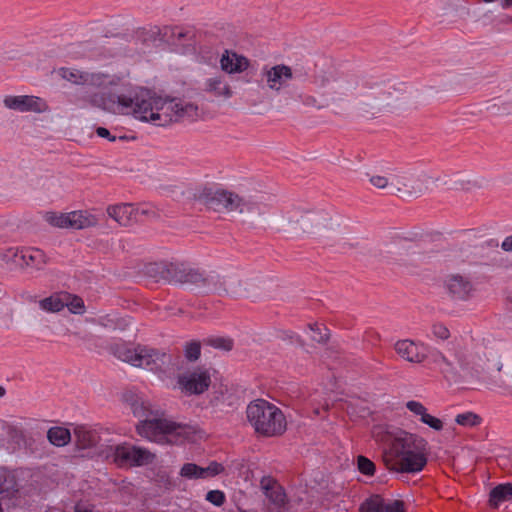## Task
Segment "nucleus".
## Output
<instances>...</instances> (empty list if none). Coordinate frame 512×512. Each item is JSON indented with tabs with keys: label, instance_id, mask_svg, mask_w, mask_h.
I'll use <instances>...</instances> for the list:
<instances>
[{
	"label": "nucleus",
	"instance_id": "nucleus-1",
	"mask_svg": "<svg viewBox=\"0 0 512 512\" xmlns=\"http://www.w3.org/2000/svg\"><path fill=\"white\" fill-rule=\"evenodd\" d=\"M130 409L139 419L135 426L136 433L160 445H180L191 440L196 434V428L182 425L164 417L163 411L153 409L152 405L143 399L132 395L127 399Z\"/></svg>",
	"mask_w": 512,
	"mask_h": 512
},
{
	"label": "nucleus",
	"instance_id": "nucleus-2",
	"mask_svg": "<svg viewBox=\"0 0 512 512\" xmlns=\"http://www.w3.org/2000/svg\"><path fill=\"white\" fill-rule=\"evenodd\" d=\"M148 273L158 280L170 284L193 286L206 294L239 296L236 286L227 287V281L216 272H206L186 262L153 263L147 268Z\"/></svg>",
	"mask_w": 512,
	"mask_h": 512
},
{
	"label": "nucleus",
	"instance_id": "nucleus-3",
	"mask_svg": "<svg viewBox=\"0 0 512 512\" xmlns=\"http://www.w3.org/2000/svg\"><path fill=\"white\" fill-rule=\"evenodd\" d=\"M199 108L193 103L179 99H163L149 91V99L143 108L141 121L151 122L156 126H167L173 122L195 121Z\"/></svg>",
	"mask_w": 512,
	"mask_h": 512
},
{
	"label": "nucleus",
	"instance_id": "nucleus-4",
	"mask_svg": "<svg viewBox=\"0 0 512 512\" xmlns=\"http://www.w3.org/2000/svg\"><path fill=\"white\" fill-rule=\"evenodd\" d=\"M427 441L413 433L400 431L393 439L391 449L397 460L391 467L400 473H417L427 465Z\"/></svg>",
	"mask_w": 512,
	"mask_h": 512
},
{
	"label": "nucleus",
	"instance_id": "nucleus-5",
	"mask_svg": "<svg viewBox=\"0 0 512 512\" xmlns=\"http://www.w3.org/2000/svg\"><path fill=\"white\" fill-rule=\"evenodd\" d=\"M112 349L121 361L156 374H165L172 364L170 354L148 345L138 344L130 347L126 344H117Z\"/></svg>",
	"mask_w": 512,
	"mask_h": 512
},
{
	"label": "nucleus",
	"instance_id": "nucleus-6",
	"mask_svg": "<svg viewBox=\"0 0 512 512\" xmlns=\"http://www.w3.org/2000/svg\"><path fill=\"white\" fill-rule=\"evenodd\" d=\"M246 416L254 431L263 437H278L287 429L282 410L264 399L250 402L246 408Z\"/></svg>",
	"mask_w": 512,
	"mask_h": 512
},
{
	"label": "nucleus",
	"instance_id": "nucleus-7",
	"mask_svg": "<svg viewBox=\"0 0 512 512\" xmlns=\"http://www.w3.org/2000/svg\"><path fill=\"white\" fill-rule=\"evenodd\" d=\"M148 99L149 90L140 89L139 91L130 90L128 94H118L111 91L94 93L89 95L84 101L94 107L113 113L132 112L134 117L140 120Z\"/></svg>",
	"mask_w": 512,
	"mask_h": 512
},
{
	"label": "nucleus",
	"instance_id": "nucleus-8",
	"mask_svg": "<svg viewBox=\"0 0 512 512\" xmlns=\"http://www.w3.org/2000/svg\"><path fill=\"white\" fill-rule=\"evenodd\" d=\"M195 199L214 211L226 210L242 213L248 203L238 194L210 186H205L195 194Z\"/></svg>",
	"mask_w": 512,
	"mask_h": 512
},
{
	"label": "nucleus",
	"instance_id": "nucleus-9",
	"mask_svg": "<svg viewBox=\"0 0 512 512\" xmlns=\"http://www.w3.org/2000/svg\"><path fill=\"white\" fill-rule=\"evenodd\" d=\"M113 458L118 467L131 468L153 463L155 454L146 448L123 443L115 447Z\"/></svg>",
	"mask_w": 512,
	"mask_h": 512
},
{
	"label": "nucleus",
	"instance_id": "nucleus-10",
	"mask_svg": "<svg viewBox=\"0 0 512 512\" xmlns=\"http://www.w3.org/2000/svg\"><path fill=\"white\" fill-rule=\"evenodd\" d=\"M178 384L188 395H200L211 385V375L207 369L197 368L178 377Z\"/></svg>",
	"mask_w": 512,
	"mask_h": 512
},
{
	"label": "nucleus",
	"instance_id": "nucleus-11",
	"mask_svg": "<svg viewBox=\"0 0 512 512\" xmlns=\"http://www.w3.org/2000/svg\"><path fill=\"white\" fill-rule=\"evenodd\" d=\"M9 253L13 256V262L21 268L40 270L47 263L44 251L38 248L9 249Z\"/></svg>",
	"mask_w": 512,
	"mask_h": 512
},
{
	"label": "nucleus",
	"instance_id": "nucleus-12",
	"mask_svg": "<svg viewBox=\"0 0 512 512\" xmlns=\"http://www.w3.org/2000/svg\"><path fill=\"white\" fill-rule=\"evenodd\" d=\"M445 288L452 300L467 301L474 292V286L469 278L460 274L450 275L445 280Z\"/></svg>",
	"mask_w": 512,
	"mask_h": 512
},
{
	"label": "nucleus",
	"instance_id": "nucleus-13",
	"mask_svg": "<svg viewBox=\"0 0 512 512\" xmlns=\"http://www.w3.org/2000/svg\"><path fill=\"white\" fill-rule=\"evenodd\" d=\"M263 493L272 512H283L288 509L289 499L280 482H260Z\"/></svg>",
	"mask_w": 512,
	"mask_h": 512
},
{
	"label": "nucleus",
	"instance_id": "nucleus-14",
	"mask_svg": "<svg viewBox=\"0 0 512 512\" xmlns=\"http://www.w3.org/2000/svg\"><path fill=\"white\" fill-rule=\"evenodd\" d=\"M262 74L266 77L268 87L277 92L281 90L288 80L293 78L291 67L285 64H278L273 67L264 66Z\"/></svg>",
	"mask_w": 512,
	"mask_h": 512
},
{
	"label": "nucleus",
	"instance_id": "nucleus-15",
	"mask_svg": "<svg viewBox=\"0 0 512 512\" xmlns=\"http://www.w3.org/2000/svg\"><path fill=\"white\" fill-rule=\"evenodd\" d=\"M395 351L399 356L411 363H421L426 357V347L410 339L398 340L395 343Z\"/></svg>",
	"mask_w": 512,
	"mask_h": 512
},
{
	"label": "nucleus",
	"instance_id": "nucleus-16",
	"mask_svg": "<svg viewBox=\"0 0 512 512\" xmlns=\"http://www.w3.org/2000/svg\"><path fill=\"white\" fill-rule=\"evenodd\" d=\"M224 471V466L216 461L210 462L207 467H201L195 463H185L180 470V475L188 479H206L215 477Z\"/></svg>",
	"mask_w": 512,
	"mask_h": 512
},
{
	"label": "nucleus",
	"instance_id": "nucleus-17",
	"mask_svg": "<svg viewBox=\"0 0 512 512\" xmlns=\"http://www.w3.org/2000/svg\"><path fill=\"white\" fill-rule=\"evenodd\" d=\"M4 105L12 110L20 112H42L45 105L41 98L36 96H6Z\"/></svg>",
	"mask_w": 512,
	"mask_h": 512
},
{
	"label": "nucleus",
	"instance_id": "nucleus-18",
	"mask_svg": "<svg viewBox=\"0 0 512 512\" xmlns=\"http://www.w3.org/2000/svg\"><path fill=\"white\" fill-rule=\"evenodd\" d=\"M363 86L371 90L365 96L372 97L379 109L391 106L389 99L392 96V90L395 91V88L389 82L365 80Z\"/></svg>",
	"mask_w": 512,
	"mask_h": 512
},
{
	"label": "nucleus",
	"instance_id": "nucleus-19",
	"mask_svg": "<svg viewBox=\"0 0 512 512\" xmlns=\"http://www.w3.org/2000/svg\"><path fill=\"white\" fill-rule=\"evenodd\" d=\"M220 65L228 74L241 73L249 67V60L243 55L226 50L220 59Z\"/></svg>",
	"mask_w": 512,
	"mask_h": 512
},
{
	"label": "nucleus",
	"instance_id": "nucleus-20",
	"mask_svg": "<svg viewBox=\"0 0 512 512\" xmlns=\"http://www.w3.org/2000/svg\"><path fill=\"white\" fill-rule=\"evenodd\" d=\"M168 31H171L172 35L177 36L178 40L186 37V32H183L178 27H164L160 28L158 26H153L149 29L143 28L139 31V36L143 39L144 42H156V41H167L166 36Z\"/></svg>",
	"mask_w": 512,
	"mask_h": 512
},
{
	"label": "nucleus",
	"instance_id": "nucleus-21",
	"mask_svg": "<svg viewBox=\"0 0 512 512\" xmlns=\"http://www.w3.org/2000/svg\"><path fill=\"white\" fill-rule=\"evenodd\" d=\"M406 408L413 414L420 416V421L428 425L435 431L443 429V421L427 412V408L418 401L410 400L406 403Z\"/></svg>",
	"mask_w": 512,
	"mask_h": 512
},
{
	"label": "nucleus",
	"instance_id": "nucleus-22",
	"mask_svg": "<svg viewBox=\"0 0 512 512\" xmlns=\"http://www.w3.org/2000/svg\"><path fill=\"white\" fill-rule=\"evenodd\" d=\"M135 212L134 205L129 203L111 205L107 208V214L122 226L130 224Z\"/></svg>",
	"mask_w": 512,
	"mask_h": 512
},
{
	"label": "nucleus",
	"instance_id": "nucleus-23",
	"mask_svg": "<svg viewBox=\"0 0 512 512\" xmlns=\"http://www.w3.org/2000/svg\"><path fill=\"white\" fill-rule=\"evenodd\" d=\"M76 445L80 449H88L95 447L100 441L99 434L87 426L80 425L74 429Z\"/></svg>",
	"mask_w": 512,
	"mask_h": 512
},
{
	"label": "nucleus",
	"instance_id": "nucleus-24",
	"mask_svg": "<svg viewBox=\"0 0 512 512\" xmlns=\"http://www.w3.org/2000/svg\"><path fill=\"white\" fill-rule=\"evenodd\" d=\"M205 91L213 94L215 97L231 98L233 92L231 87L222 77H212L205 81Z\"/></svg>",
	"mask_w": 512,
	"mask_h": 512
},
{
	"label": "nucleus",
	"instance_id": "nucleus-25",
	"mask_svg": "<svg viewBox=\"0 0 512 512\" xmlns=\"http://www.w3.org/2000/svg\"><path fill=\"white\" fill-rule=\"evenodd\" d=\"M512 498V483L507 482L494 487L489 494V506L497 509L500 503Z\"/></svg>",
	"mask_w": 512,
	"mask_h": 512
},
{
	"label": "nucleus",
	"instance_id": "nucleus-26",
	"mask_svg": "<svg viewBox=\"0 0 512 512\" xmlns=\"http://www.w3.org/2000/svg\"><path fill=\"white\" fill-rule=\"evenodd\" d=\"M69 219L71 220L70 228L73 229L94 227L98 223L96 216L81 210L69 212Z\"/></svg>",
	"mask_w": 512,
	"mask_h": 512
},
{
	"label": "nucleus",
	"instance_id": "nucleus-27",
	"mask_svg": "<svg viewBox=\"0 0 512 512\" xmlns=\"http://www.w3.org/2000/svg\"><path fill=\"white\" fill-rule=\"evenodd\" d=\"M47 438L52 445L63 447L70 442L71 433L65 427L55 426L47 431Z\"/></svg>",
	"mask_w": 512,
	"mask_h": 512
},
{
	"label": "nucleus",
	"instance_id": "nucleus-28",
	"mask_svg": "<svg viewBox=\"0 0 512 512\" xmlns=\"http://www.w3.org/2000/svg\"><path fill=\"white\" fill-rule=\"evenodd\" d=\"M498 247H499L498 240L494 239V238H490V239L482 242L476 248H479L482 251L485 249L491 250L492 255L489 259V262H487L486 264L492 265V266H501L504 258H503V254L498 250Z\"/></svg>",
	"mask_w": 512,
	"mask_h": 512
},
{
	"label": "nucleus",
	"instance_id": "nucleus-29",
	"mask_svg": "<svg viewBox=\"0 0 512 512\" xmlns=\"http://www.w3.org/2000/svg\"><path fill=\"white\" fill-rule=\"evenodd\" d=\"M384 500L380 494H371L360 504L358 512H384Z\"/></svg>",
	"mask_w": 512,
	"mask_h": 512
},
{
	"label": "nucleus",
	"instance_id": "nucleus-30",
	"mask_svg": "<svg viewBox=\"0 0 512 512\" xmlns=\"http://www.w3.org/2000/svg\"><path fill=\"white\" fill-rule=\"evenodd\" d=\"M307 218V213L303 214L299 210L294 211L292 215L287 213L282 217V228L283 230H287L292 227V225H300V230L302 232H306L308 225H306L305 220Z\"/></svg>",
	"mask_w": 512,
	"mask_h": 512
},
{
	"label": "nucleus",
	"instance_id": "nucleus-31",
	"mask_svg": "<svg viewBox=\"0 0 512 512\" xmlns=\"http://www.w3.org/2000/svg\"><path fill=\"white\" fill-rule=\"evenodd\" d=\"M2 429L5 431L8 438L15 444H20L25 440L24 429L18 423L3 421Z\"/></svg>",
	"mask_w": 512,
	"mask_h": 512
},
{
	"label": "nucleus",
	"instance_id": "nucleus-32",
	"mask_svg": "<svg viewBox=\"0 0 512 512\" xmlns=\"http://www.w3.org/2000/svg\"><path fill=\"white\" fill-rule=\"evenodd\" d=\"M31 477H33V474L28 468H16L9 470L6 467H0V480H24Z\"/></svg>",
	"mask_w": 512,
	"mask_h": 512
},
{
	"label": "nucleus",
	"instance_id": "nucleus-33",
	"mask_svg": "<svg viewBox=\"0 0 512 512\" xmlns=\"http://www.w3.org/2000/svg\"><path fill=\"white\" fill-rule=\"evenodd\" d=\"M58 75L76 85H84V74L85 71H81L74 68L60 67L57 70Z\"/></svg>",
	"mask_w": 512,
	"mask_h": 512
},
{
	"label": "nucleus",
	"instance_id": "nucleus-34",
	"mask_svg": "<svg viewBox=\"0 0 512 512\" xmlns=\"http://www.w3.org/2000/svg\"><path fill=\"white\" fill-rule=\"evenodd\" d=\"M433 362L438 365L440 371L446 378L453 377L456 374L455 368L452 363L441 353L435 351L432 353Z\"/></svg>",
	"mask_w": 512,
	"mask_h": 512
},
{
	"label": "nucleus",
	"instance_id": "nucleus-35",
	"mask_svg": "<svg viewBox=\"0 0 512 512\" xmlns=\"http://www.w3.org/2000/svg\"><path fill=\"white\" fill-rule=\"evenodd\" d=\"M46 221L52 226L59 228H70L69 213H56L48 212L46 214Z\"/></svg>",
	"mask_w": 512,
	"mask_h": 512
},
{
	"label": "nucleus",
	"instance_id": "nucleus-36",
	"mask_svg": "<svg viewBox=\"0 0 512 512\" xmlns=\"http://www.w3.org/2000/svg\"><path fill=\"white\" fill-rule=\"evenodd\" d=\"M67 304L59 296H50L40 301V307L48 312H59Z\"/></svg>",
	"mask_w": 512,
	"mask_h": 512
},
{
	"label": "nucleus",
	"instance_id": "nucleus-37",
	"mask_svg": "<svg viewBox=\"0 0 512 512\" xmlns=\"http://www.w3.org/2000/svg\"><path fill=\"white\" fill-rule=\"evenodd\" d=\"M482 418L473 412H465L458 414L455 418V422L464 427H475L480 425Z\"/></svg>",
	"mask_w": 512,
	"mask_h": 512
},
{
	"label": "nucleus",
	"instance_id": "nucleus-38",
	"mask_svg": "<svg viewBox=\"0 0 512 512\" xmlns=\"http://www.w3.org/2000/svg\"><path fill=\"white\" fill-rule=\"evenodd\" d=\"M357 469L366 477H373L376 471V466L372 460L366 456L359 455L357 457Z\"/></svg>",
	"mask_w": 512,
	"mask_h": 512
},
{
	"label": "nucleus",
	"instance_id": "nucleus-39",
	"mask_svg": "<svg viewBox=\"0 0 512 512\" xmlns=\"http://www.w3.org/2000/svg\"><path fill=\"white\" fill-rule=\"evenodd\" d=\"M205 343L215 349L224 351H231L234 346L233 339L229 337H212L207 339Z\"/></svg>",
	"mask_w": 512,
	"mask_h": 512
},
{
	"label": "nucleus",
	"instance_id": "nucleus-40",
	"mask_svg": "<svg viewBox=\"0 0 512 512\" xmlns=\"http://www.w3.org/2000/svg\"><path fill=\"white\" fill-rule=\"evenodd\" d=\"M308 327L314 333L312 336L313 341L324 344L329 340V333L326 326L319 325L318 323H310Z\"/></svg>",
	"mask_w": 512,
	"mask_h": 512
},
{
	"label": "nucleus",
	"instance_id": "nucleus-41",
	"mask_svg": "<svg viewBox=\"0 0 512 512\" xmlns=\"http://www.w3.org/2000/svg\"><path fill=\"white\" fill-rule=\"evenodd\" d=\"M184 355L188 361H196L201 355V343L197 340L187 342L184 347Z\"/></svg>",
	"mask_w": 512,
	"mask_h": 512
},
{
	"label": "nucleus",
	"instance_id": "nucleus-42",
	"mask_svg": "<svg viewBox=\"0 0 512 512\" xmlns=\"http://www.w3.org/2000/svg\"><path fill=\"white\" fill-rule=\"evenodd\" d=\"M84 85H89L93 87H102L106 84L108 75L103 73H89L85 72L84 74Z\"/></svg>",
	"mask_w": 512,
	"mask_h": 512
},
{
	"label": "nucleus",
	"instance_id": "nucleus-43",
	"mask_svg": "<svg viewBox=\"0 0 512 512\" xmlns=\"http://www.w3.org/2000/svg\"><path fill=\"white\" fill-rule=\"evenodd\" d=\"M384 512H407L406 503L399 499H385Z\"/></svg>",
	"mask_w": 512,
	"mask_h": 512
},
{
	"label": "nucleus",
	"instance_id": "nucleus-44",
	"mask_svg": "<svg viewBox=\"0 0 512 512\" xmlns=\"http://www.w3.org/2000/svg\"><path fill=\"white\" fill-rule=\"evenodd\" d=\"M205 499L211 504L220 507L226 501V495L221 490H210L207 492Z\"/></svg>",
	"mask_w": 512,
	"mask_h": 512
},
{
	"label": "nucleus",
	"instance_id": "nucleus-45",
	"mask_svg": "<svg viewBox=\"0 0 512 512\" xmlns=\"http://www.w3.org/2000/svg\"><path fill=\"white\" fill-rule=\"evenodd\" d=\"M432 334L440 339L447 340L450 337L449 329L443 323H434L431 327Z\"/></svg>",
	"mask_w": 512,
	"mask_h": 512
},
{
	"label": "nucleus",
	"instance_id": "nucleus-46",
	"mask_svg": "<svg viewBox=\"0 0 512 512\" xmlns=\"http://www.w3.org/2000/svg\"><path fill=\"white\" fill-rule=\"evenodd\" d=\"M10 488L17 491V482H0V499L9 497Z\"/></svg>",
	"mask_w": 512,
	"mask_h": 512
},
{
	"label": "nucleus",
	"instance_id": "nucleus-47",
	"mask_svg": "<svg viewBox=\"0 0 512 512\" xmlns=\"http://www.w3.org/2000/svg\"><path fill=\"white\" fill-rule=\"evenodd\" d=\"M299 98L305 106L316 107L317 109H322L324 107L323 105L318 104L317 99L312 95H299Z\"/></svg>",
	"mask_w": 512,
	"mask_h": 512
},
{
	"label": "nucleus",
	"instance_id": "nucleus-48",
	"mask_svg": "<svg viewBox=\"0 0 512 512\" xmlns=\"http://www.w3.org/2000/svg\"><path fill=\"white\" fill-rule=\"evenodd\" d=\"M370 182L376 188L383 189L388 186V179L384 176L375 175L370 178Z\"/></svg>",
	"mask_w": 512,
	"mask_h": 512
},
{
	"label": "nucleus",
	"instance_id": "nucleus-49",
	"mask_svg": "<svg viewBox=\"0 0 512 512\" xmlns=\"http://www.w3.org/2000/svg\"><path fill=\"white\" fill-rule=\"evenodd\" d=\"M96 134L101 138H106L110 142H114L116 140L115 136H112L110 131L105 127H98L96 129Z\"/></svg>",
	"mask_w": 512,
	"mask_h": 512
},
{
	"label": "nucleus",
	"instance_id": "nucleus-50",
	"mask_svg": "<svg viewBox=\"0 0 512 512\" xmlns=\"http://www.w3.org/2000/svg\"><path fill=\"white\" fill-rule=\"evenodd\" d=\"M70 305L72 306L71 311L74 313H77L79 312L80 309L84 308L83 300L78 296L73 297V300Z\"/></svg>",
	"mask_w": 512,
	"mask_h": 512
},
{
	"label": "nucleus",
	"instance_id": "nucleus-51",
	"mask_svg": "<svg viewBox=\"0 0 512 512\" xmlns=\"http://www.w3.org/2000/svg\"><path fill=\"white\" fill-rule=\"evenodd\" d=\"M224 402H225V399H224V392H223V390L215 391L213 393V397H212L210 403L212 405H214V406H217L220 403H224Z\"/></svg>",
	"mask_w": 512,
	"mask_h": 512
},
{
	"label": "nucleus",
	"instance_id": "nucleus-52",
	"mask_svg": "<svg viewBox=\"0 0 512 512\" xmlns=\"http://www.w3.org/2000/svg\"><path fill=\"white\" fill-rule=\"evenodd\" d=\"M501 248L505 251V252H512V235L510 236H507L502 244H501Z\"/></svg>",
	"mask_w": 512,
	"mask_h": 512
},
{
	"label": "nucleus",
	"instance_id": "nucleus-53",
	"mask_svg": "<svg viewBox=\"0 0 512 512\" xmlns=\"http://www.w3.org/2000/svg\"><path fill=\"white\" fill-rule=\"evenodd\" d=\"M250 470L248 469V467L244 466V465H241V468H240V473H239V476L240 477H244V480H249V474H250Z\"/></svg>",
	"mask_w": 512,
	"mask_h": 512
},
{
	"label": "nucleus",
	"instance_id": "nucleus-54",
	"mask_svg": "<svg viewBox=\"0 0 512 512\" xmlns=\"http://www.w3.org/2000/svg\"><path fill=\"white\" fill-rule=\"evenodd\" d=\"M75 512H91L89 509L87 508H83L81 507L79 504H77L75 506Z\"/></svg>",
	"mask_w": 512,
	"mask_h": 512
},
{
	"label": "nucleus",
	"instance_id": "nucleus-55",
	"mask_svg": "<svg viewBox=\"0 0 512 512\" xmlns=\"http://www.w3.org/2000/svg\"><path fill=\"white\" fill-rule=\"evenodd\" d=\"M510 6H512V0H504L503 7L508 8Z\"/></svg>",
	"mask_w": 512,
	"mask_h": 512
},
{
	"label": "nucleus",
	"instance_id": "nucleus-56",
	"mask_svg": "<svg viewBox=\"0 0 512 512\" xmlns=\"http://www.w3.org/2000/svg\"><path fill=\"white\" fill-rule=\"evenodd\" d=\"M6 394V389L3 386H0V398Z\"/></svg>",
	"mask_w": 512,
	"mask_h": 512
},
{
	"label": "nucleus",
	"instance_id": "nucleus-57",
	"mask_svg": "<svg viewBox=\"0 0 512 512\" xmlns=\"http://www.w3.org/2000/svg\"><path fill=\"white\" fill-rule=\"evenodd\" d=\"M260 480L265 481V480H275V479L272 478L271 476H262Z\"/></svg>",
	"mask_w": 512,
	"mask_h": 512
},
{
	"label": "nucleus",
	"instance_id": "nucleus-58",
	"mask_svg": "<svg viewBox=\"0 0 512 512\" xmlns=\"http://www.w3.org/2000/svg\"><path fill=\"white\" fill-rule=\"evenodd\" d=\"M166 483L168 484V486H166V488H170V486L172 485V483H173V482L168 481V482H166Z\"/></svg>",
	"mask_w": 512,
	"mask_h": 512
}]
</instances>
